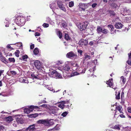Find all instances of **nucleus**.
<instances>
[{
  "instance_id": "nucleus-33",
  "label": "nucleus",
  "mask_w": 131,
  "mask_h": 131,
  "mask_svg": "<svg viewBox=\"0 0 131 131\" xmlns=\"http://www.w3.org/2000/svg\"><path fill=\"white\" fill-rule=\"evenodd\" d=\"M84 58L85 59H90L91 58L90 56L88 55L87 53H85L84 55Z\"/></svg>"
},
{
  "instance_id": "nucleus-19",
  "label": "nucleus",
  "mask_w": 131,
  "mask_h": 131,
  "mask_svg": "<svg viewBox=\"0 0 131 131\" xmlns=\"http://www.w3.org/2000/svg\"><path fill=\"white\" fill-rule=\"evenodd\" d=\"M115 26L116 28L118 29H121L123 27V25L120 23H117L115 24Z\"/></svg>"
},
{
  "instance_id": "nucleus-39",
  "label": "nucleus",
  "mask_w": 131,
  "mask_h": 131,
  "mask_svg": "<svg viewBox=\"0 0 131 131\" xmlns=\"http://www.w3.org/2000/svg\"><path fill=\"white\" fill-rule=\"evenodd\" d=\"M14 44L17 46H19L20 47H21L22 48V43L21 42H18L17 43L15 44Z\"/></svg>"
},
{
  "instance_id": "nucleus-49",
  "label": "nucleus",
  "mask_w": 131,
  "mask_h": 131,
  "mask_svg": "<svg viewBox=\"0 0 131 131\" xmlns=\"http://www.w3.org/2000/svg\"><path fill=\"white\" fill-rule=\"evenodd\" d=\"M69 100H66L62 101V102L64 105V104H66L69 103Z\"/></svg>"
},
{
  "instance_id": "nucleus-10",
  "label": "nucleus",
  "mask_w": 131,
  "mask_h": 131,
  "mask_svg": "<svg viewBox=\"0 0 131 131\" xmlns=\"http://www.w3.org/2000/svg\"><path fill=\"white\" fill-rule=\"evenodd\" d=\"M78 43L81 46L83 47L87 45L88 41L87 40L81 39L78 42Z\"/></svg>"
},
{
  "instance_id": "nucleus-47",
  "label": "nucleus",
  "mask_w": 131,
  "mask_h": 131,
  "mask_svg": "<svg viewBox=\"0 0 131 131\" xmlns=\"http://www.w3.org/2000/svg\"><path fill=\"white\" fill-rule=\"evenodd\" d=\"M120 93H118L117 95V94H116V99H120Z\"/></svg>"
},
{
  "instance_id": "nucleus-31",
  "label": "nucleus",
  "mask_w": 131,
  "mask_h": 131,
  "mask_svg": "<svg viewBox=\"0 0 131 131\" xmlns=\"http://www.w3.org/2000/svg\"><path fill=\"white\" fill-rule=\"evenodd\" d=\"M65 39L66 40H70L71 39V38L67 34L65 33Z\"/></svg>"
},
{
  "instance_id": "nucleus-9",
  "label": "nucleus",
  "mask_w": 131,
  "mask_h": 131,
  "mask_svg": "<svg viewBox=\"0 0 131 131\" xmlns=\"http://www.w3.org/2000/svg\"><path fill=\"white\" fill-rule=\"evenodd\" d=\"M20 115H16L15 116L17 122L18 123L22 124L23 123V119L21 117Z\"/></svg>"
},
{
  "instance_id": "nucleus-13",
  "label": "nucleus",
  "mask_w": 131,
  "mask_h": 131,
  "mask_svg": "<svg viewBox=\"0 0 131 131\" xmlns=\"http://www.w3.org/2000/svg\"><path fill=\"white\" fill-rule=\"evenodd\" d=\"M88 4L82 3H80L79 4L78 6L80 8L83 10H84L88 6Z\"/></svg>"
},
{
  "instance_id": "nucleus-1",
  "label": "nucleus",
  "mask_w": 131,
  "mask_h": 131,
  "mask_svg": "<svg viewBox=\"0 0 131 131\" xmlns=\"http://www.w3.org/2000/svg\"><path fill=\"white\" fill-rule=\"evenodd\" d=\"M25 19L20 16H18L15 20L16 24L19 26H23L25 24Z\"/></svg>"
},
{
  "instance_id": "nucleus-16",
  "label": "nucleus",
  "mask_w": 131,
  "mask_h": 131,
  "mask_svg": "<svg viewBox=\"0 0 131 131\" xmlns=\"http://www.w3.org/2000/svg\"><path fill=\"white\" fill-rule=\"evenodd\" d=\"M128 11V10L126 8H125L121 10V13L123 16L127 15H128V13H127Z\"/></svg>"
},
{
  "instance_id": "nucleus-3",
  "label": "nucleus",
  "mask_w": 131,
  "mask_h": 131,
  "mask_svg": "<svg viewBox=\"0 0 131 131\" xmlns=\"http://www.w3.org/2000/svg\"><path fill=\"white\" fill-rule=\"evenodd\" d=\"M39 108V107L36 106L31 105L28 108H25L24 109V112L26 114H28L34 110V109Z\"/></svg>"
},
{
  "instance_id": "nucleus-37",
  "label": "nucleus",
  "mask_w": 131,
  "mask_h": 131,
  "mask_svg": "<svg viewBox=\"0 0 131 131\" xmlns=\"http://www.w3.org/2000/svg\"><path fill=\"white\" fill-rule=\"evenodd\" d=\"M111 6L114 8H118V6L116 4L113 3L111 5Z\"/></svg>"
},
{
  "instance_id": "nucleus-7",
  "label": "nucleus",
  "mask_w": 131,
  "mask_h": 131,
  "mask_svg": "<svg viewBox=\"0 0 131 131\" xmlns=\"http://www.w3.org/2000/svg\"><path fill=\"white\" fill-rule=\"evenodd\" d=\"M57 5L59 9L64 12H66V9L65 8L64 5L63 4L62 1H57Z\"/></svg>"
},
{
  "instance_id": "nucleus-22",
  "label": "nucleus",
  "mask_w": 131,
  "mask_h": 131,
  "mask_svg": "<svg viewBox=\"0 0 131 131\" xmlns=\"http://www.w3.org/2000/svg\"><path fill=\"white\" fill-rule=\"evenodd\" d=\"M50 7L52 9V11L54 12V9L56 8V5L54 2L51 3L49 5Z\"/></svg>"
},
{
  "instance_id": "nucleus-30",
  "label": "nucleus",
  "mask_w": 131,
  "mask_h": 131,
  "mask_svg": "<svg viewBox=\"0 0 131 131\" xmlns=\"http://www.w3.org/2000/svg\"><path fill=\"white\" fill-rule=\"evenodd\" d=\"M108 13L110 14V16H115L116 14L113 11L110 10L108 11Z\"/></svg>"
},
{
  "instance_id": "nucleus-51",
  "label": "nucleus",
  "mask_w": 131,
  "mask_h": 131,
  "mask_svg": "<svg viewBox=\"0 0 131 131\" xmlns=\"http://www.w3.org/2000/svg\"><path fill=\"white\" fill-rule=\"evenodd\" d=\"M121 79L123 83H124V82L125 81V79L124 78V77L123 76L121 77Z\"/></svg>"
},
{
  "instance_id": "nucleus-42",
  "label": "nucleus",
  "mask_w": 131,
  "mask_h": 131,
  "mask_svg": "<svg viewBox=\"0 0 131 131\" xmlns=\"http://www.w3.org/2000/svg\"><path fill=\"white\" fill-rule=\"evenodd\" d=\"M8 60L10 62L13 63L15 61V59L14 58H9L8 59Z\"/></svg>"
},
{
  "instance_id": "nucleus-18",
  "label": "nucleus",
  "mask_w": 131,
  "mask_h": 131,
  "mask_svg": "<svg viewBox=\"0 0 131 131\" xmlns=\"http://www.w3.org/2000/svg\"><path fill=\"white\" fill-rule=\"evenodd\" d=\"M108 27L111 31V33L112 34H114L116 31V30H114V28L113 26L111 25H108Z\"/></svg>"
},
{
  "instance_id": "nucleus-60",
  "label": "nucleus",
  "mask_w": 131,
  "mask_h": 131,
  "mask_svg": "<svg viewBox=\"0 0 131 131\" xmlns=\"http://www.w3.org/2000/svg\"><path fill=\"white\" fill-rule=\"evenodd\" d=\"M128 59L129 60L131 59V52L128 54Z\"/></svg>"
},
{
  "instance_id": "nucleus-40",
  "label": "nucleus",
  "mask_w": 131,
  "mask_h": 131,
  "mask_svg": "<svg viewBox=\"0 0 131 131\" xmlns=\"http://www.w3.org/2000/svg\"><path fill=\"white\" fill-rule=\"evenodd\" d=\"M58 106V107L62 109L64 107V105L62 102V103H61Z\"/></svg>"
},
{
  "instance_id": "nucleus-38",
  "label": "nucleus",
  "mask_w": 131,
  "mask_h": 131,
  "mask_svg": "<svg viewBox=\"0 0 131 131\" xmlns=\"http://www.w3.org/2000/svg\"><path fill=\"white\" fill-rule=\"evenodd\" d=\"M74 5V2L73 1H71L69 2V6L70 7H72Z\"/></svg>"
},
{
  "instance_id": "nucleus-2",
  "label": "nucleus",
  "mask_w": 131,
  "mask_h": 131,
  "mask_svg": "<svg viewBox=\"0 0 131 131\" xmlns=\"http://www.w3.org/2000/svg\"><path fill=\"white\" fill-rule=\"evenodd\" d=\"M50 113L54 115H58L59 113L58 111L59 109L58 108L55 106H51L49 108Z\"/></svg>"
},
{
  "instance_id": "nucleus-15",
  "label": "nucleus",
  "mask_w": 131,
  "mask_h": 131,
  "mask_svg": "<svg viewBox=\"0 0 131 131\" xmlns=\"http://www.w3.org/2000/svg\"><path fill=\"white\" fill-rule=\"evenodd\" d=\"M42 77L41 75H40L39 78L37 79L36 81H37V83L41 85H43V80L42 79Z\"/></svg>"
},
{
  "instance_id": "nucleus-29",
  "label": "nucleus",
  "mask_w": 131,
  "mask_h": 131,
  "mask_svg": "<svg viewBox=\"0 0 131 131\" xmlns=\"http://www.w3.org/2000/svg\"><path fill=\"white\" fill-rule=\"evenodd\" d=\"M0 59L2 61L5 63L6 64L7 63V62L6 60V58L4 57H3L1 58H0Z\"/></svg>"
},
{
  "instance_id": "nucleus-34",
  "label": "nucleus",
  "mask_w": 131,
  "mask_h": 131,
  "mask_svg": "<svg viewBox=\"0 0 131 131\" xmlns=\"http://www.w3.org/2000/svg\"><path fill=\"white\" fill-rule=\"evenodd\" d=\"M57 35L59 36V38L60 39L62 37V35L61 32L60 31H58L57 32Z\"/></svg>"
},
{
  "instance_id": "nucleus-63",
  "label": "nucleus",
  "mask_w": 131,
  "mask_h": 131,
  "mask_svg": "<svg viewBox=\"0 0 131 131\" xmlns=\"http://www.w3.org/2000/svg\"><path fill=\"white\" fill-rule=\"evenodd\" d=\"M34 47V44H31L30 46V48L31 49H33Z\"/></svg>"
},
{
  "instance_id": "nucleus-12",
  "label": "nucleus",
  "mask_w": 131,
  "mask_h": 131,
  "mask_svg": "<svg viewBox=\"0 0 131 131\" xmlns=\"http://www.w3.org/2000/svg\"><path fill=\"white\" fill-rule=\"evenodd\" d=\"M34 64L36 68L38 69H40L41 68V64L40 62L38 60L35 61Z\"/></svg>"
},
{
  "instance_id": "nucleus-55",
  "label": "nucleus",
  "mask_w": 131,
  "mask_h": 131,
  "mask_svg": "<svg viewBox=\"0 0 131 131\" xmlns=\"http://www.w3.org/2000/svg\"><path fill=\"white\" fill-rule=\"evenodd\" d=\"M56 72L55 70L53 71L51 73V74L53 75V77H54V76L55 75V74L56 73Z\"/></svg>"
},
{
  "instance_id": "nucleus-28",
  "label": "nucleus",
  "mask_w": 131,
  "mask_h": 131,
  "mask_svg": "<svg viewBox=\"0 0 131 131\" xmlns=\"http://www.w3.org/2000/svg\"><path fill=\"white\" fill-rule=\"evenodd\" d=\"M103 28H102L100 26H97V31L98 33H100L102 32Z\"/></svg>"
},
{
  "instance_id": "nucleus-14",
  "label": "nucleus",
  "mask_w": 131,
  "mask_h": 131,
  "mask_svg": "<svg viewBox=\"0 0 131 131\" xmlns=\"http://www.w3.org/2000/svg\"><path fill=\"white\" fill-rule=\"evenodd\" d=\"M86 70V69H85V68H84L83 70H82V71L80 72H78V71H76V72H73L71 74V76L72 77L77 75L79 74H80L82 73H85Z\"/></svg>"
},
{
  "instance_id": "nucleus-45",
  "label": "nucleus",
  "mask_w": 131,
  "mask_h": 131,
  "mask_svg": "<svg viewBox=\"0 0 131 131\" xmlns=\"http://www.w3.org/2000/svg\"><path fill=\"white\" fill-rule=\"evenodd\" d=\"M5 23L6 24L5 26L6 27H8L9 26L8 24H9L10 23L9 21L8 20H6L5 21Z\"/></svg>"
},
{
  "instance_id": "nucleus-52",
  "label": "nucleus",
  "mask_w": 131,
  "mask_h": 131,
  "mask_svg": "<svg viewBox=\"0 0 131 131\" xmlns=\"http://www.w3.org/2000/svg\"><path fill=\"white\" fill-rule=\"evenodd\" d=\"M95 67V66L92 69H90L89 70V71H90V72H91V71H94L95 70H96Z\"/></svg>"
},
{
  "instance_id": "nucleus-62",
  "label": "nucleus",
  "mask_w": 131,
  "mask_h": 131,
  "mask_svg": "<svg viewBox=\"0 0 131 131\" xmlns=\"http://www.w3.org/2000/svg\"><path fill=\"white\" fill-rule=\"evenodd\" d=\"M127 21L128 22H131V17H128L127 19Z\"/></svg>"
},
{
  "instance_id": "nucleus-27",
  "label": "nucleus",
  "mask_w": 131,
  "mask_h": 131,
  "mask_svg": "<svg viewBox=\"0 0 131 131\" xmlns=\"http://www.w3.org/2000/svg\"><path fill=\"white\" fill-rule=\"evenodd\" d=\"M120 125H116L112 127V128L114 129H116L118 130H119L120 129L121 127Z\"/></svg>"
},
{
  "instance_id": "nucleus-23",
  "label": "nucleus",
  "mask_w": 131,
  "mask_h": 131,
  "mask_svg": "<svg viewBox=\"0 0 131 131\" xmlns=\"http://www.w3.org/2000/svg\"><path fill=\"white\" fill-rule=\"evenodd\" d=\"M40 75H36L34 74H32L31 75V78L33 79H35L37 80V79H38V78H39Z\"/></svg>"
},
{
  "instance_id": "nucleus-61",
  "label": "nucleus",
  "mask_w": 131,
  "mask_h": 131,
  "mask_svg": "<svg viewBox=\"0 0 131 131\" xmlns=\"http://www.w3.org/2000/svg\"><path fill=\"white\" fill-rule=\"evenodd\" d=\"M40 35V33H38L37 32H36L35 33V36H39Z\"/></svg>"
},
{
  "instance_id": "nucleus-6",
  "label": "nucleus",
  "mask_w": 131,
  "mask_h": 131,
  "mask_svg": "<svg viewBox=\"0 0 131 131\" xmlns=\"http://www.w3.org/2000/svg\"><path fill=\"white\" fill-rule=\"evenodd\" d=\"M57 69L64 72L69 70L70 69V67L68 65L66 64L63 66L58 67Z\"/></svg>"
},
{
  "instance_id": "nucleus-25",
  "label": "nucleus",
  "mask_w": 131,
  "mask_h": 131,
  "mask_svg": "<svg viewBox=\"0 0 131 131\" xmlns=\"http://www.w3.org/2000/svg\"><path fill=\"white\" fill-rule=\"evenodd\" d=\"M20 81L23 83H28V80H27V79H24L23 78H20L19 80Z\"/></svg>"
},
{
  "instance_id": "nucleus-44",
  "label": "nucleus",
  "mask_w": 131,
  "mask_h": 131,
  "mask_svg": "<svg viewBox=\"0 0 131 131\" xmlns=\"http://www.w3.org/2000/svg\"><path fill=\"white\" fill-rule=\"evenodd\" d=\"M68 112H63L61 115L63 117H65L68 114Z\"/></svg>"
},
{
  "instance_id": "nucleus-5",
  "label": "nucleus",
  "mask_w": 131,
  "mask_h": 131,
  "mask_svg": "<svg viewBox=\"0 0 131 131\" xmlns=\"http://www.w3.org/2000/svg\"><path fill=\"white\" fill-rule=\"evenodd\" d=\"M71 65L72 66V69L74 71H77L79 72L81 71L82 69L77 64L74 63H71Z\"/></svg>"
},
{
  "instance_id": "nucleus-64",
  "label": "nucleus",
  "mask_w": 131,
  "mask_h": 131,
  "mask_svg": "<svg viewBox=\"0 0 131 131\" xmlns=\"http://www.w3.org/2000/svg\"><path fill=\"white\" fill-rule=\"evenodd\" d=\"M127 110L128 112L131 113V107H128Z\"/></svg>"
},
{
  "instance_id": "nucleus-21",
  "label": "nucleus",
  "mask_w": 131,
  "mask_h": 131,
  "mask_svg": "<svg viewBox=\"0 0 131 131\" xmlns=\"http://www.w3.org/2000/svg\"><path fill=\"white\" fill-rule=\"evenodd\" d=\"M46 119H41L38 121L37 123L38 124H43L46 126V125H47V124H46Z\"/></svg>"
},
{
  "instance_id": "nucleus-46",
  "label": "nucleus",
  "mask_w": 131,
  "mask_h": 131,
  "mask_svg": "<svg viewBox=\"0 0 131 131\" xmlns=\"http://www.w3.org/2000/svg\"><path fill=\"white\" fill-rule=\"evenodd\" d=\"M0 131H5V129L2 126H0Z\"/></svg>"
},
{
  "instance_id": "nucleus-50",
  "label": "nucleus",
  "mask_w": 131,
  "mask_h": 131,
  "mask_svg": "<svg viewBox=\"0 0 131 131\" xmlns=\"http://www.w3.org/2000/svg\"><path fill=\"white\" fill-rule=\"evenodd\" d=\"M122 108V107L120 106H118L116 107V110H117L119 111H120L121 110Z\"/></svg>"
},
{
  "instance_id": "nucleus-8",
  "label": "nucleus",
  "mask_w": 131,
  "mask_h": 131,
  "mask_svg": "<svg viewBox=\"0 0 131 131\" xmlns=\"http://www.w3.org/2000/svg\"><path fill=\"white\" fill-rule=\"evenodd\" d=\"M66 56L67 58L70 59L72 58L74 59H75L77 58V54L72 51L67 53Z\"/></svg>"
},
{
  "instance_id": "nucleus-48",
  "label": "nucleus",
  "mask_w": 131,
  "mask_h": 131,
  "mask_svg": "<svg viewBox=\"0 0 131 131\" xmlns=\"http://www.w3.org/2000/svg\"><path fill=\"white\" fill-rule=\"evenodd\" d=\"M42 26L44 27H45V28L49 26V24H48L44 23L43 24Z\"/></svg>"
},
{
  "instance_id": "nucleus-58",
  "label": "nucleus",
  "mask_w": 131,
  "mask_h": 131,
  "mask_svg": "<svg viewBox=\"0 0 131 131\" xmlns=\"http://www.w3.org/2000/svg\"><path fill=\"white\" fill-rule=\"evenodd\" d=\"M11 73L13 75H15L16 74V72L14 71H10Z\"/></svg>"
},
{
  "instance_id": "nucleus-35",
  "label": "nucleus",
  "mask_w": 131,
  "mask_h": 131,
  "mask_svg": "<svg viewBox=\"0 0 131 131\" xmlns=\"http://www.w3.org/2000/svg\"><path fill=\"white\" fill-rule=\"evenodd\" d=\"M28 57L25 54V55L22 56V58H20V59L21 60H22V59L24 61L26 60L28 58Z\"/></svg>"
},
{
  "instance_id": "nucleus-43",
  "label": "nucleus",
  "mask_w": 131,
  "mask_h": 131,
  "mask_svg": "<svg viewBox=\"0 0 131 131\" xmlns=\"http://www.w3.org/2000/svg\"><path fill=\"white\" fill-rule=\"evenodd\" d=\"M102 32L104 34H106L107 32V30L104 28H103Z\"/></svg>"
},
{
  "instance_id": "nucleus-11",
  "label": "nucleus",
  "mask_w": 131,
  "mask_h": 131,
  "mask_svg": "<svg viewBox=\"0 0 131 131\" xmlns=\"http://www.w3.org/2000/svg\"><path fill=\"white\" fill-rule=\"evenodd\" d=\"M36 125L35 124H33L30 125L26 129V131H35L36 130L35 127Z\"/></svg>"
},
{
  "instance_id": "nucleus-56",
  "label": "nucleus",
  "mask_w": 131,
  "mask_h": 131,
  "mask_svg": "<svg viewBox=\"0 0 131 131\" xmlns=\"http://www.w3.org/2000/svg\"><path fill=\"white\" fill-rule=\"evenodd\" d=\"M127 63L129 65H131V59L129 60L128 59V60L127 61Z\"/></svg>"
},
{
  "instance_id": "nucleus-59",
  "label": "nucleus",
  "mask_w": 131,
  "mask_h": 131,
  "mask_svg": "<svg viewBox=\"0 0 131 131\" xmlns=\"http://www.w3.org/2000/svg\"><path fill=\"white\" fill-rule=\"evenodd\" d=\"M95 28V27L93 26L92 25H91L90 27V28L91 30H94V29Z\"/></svg>"
},
{
  "instance_id": "nucleus-36",
  "label": "nucleus",
  "mask_w": 131,
  "mask_h": 131,
  "mask_svg": "<svg viewBox=\"0 0 131 131\" xmlns=\"http://www.w3.org/2000/svg\"><path fill=\"white\" fill-rule=\"evenodd\" d=\"M34 53L36 55L39 52L38 49L37 48H36L34 51Z\"/></svg>"
},
{
  "instance_id": "nucleus-32",
  "label": "nucleus",
  "mask_w": 131,
  "mask_h": 131,
  "mask_svg": "<svg viewBox=\"0 0 131 131\" xmlns=\"http://www.w3.org/2000/svg\"><path fill=\"white\" fill-rule=\"evenodd\" d=\"M47 88L49 90L53 91V92H55V91L53 90V88L52 87V86L51 85H49L47 86Z\"/></svg>"
},
{
  "instance_id": "nucleus-53",
  "label": "nucleus",
  "mask_w": 131,
  "mask_h": 131,
  "mask_svg": "<svg viewBox=\"0 0 131 131\" xmlns=\"http://www.w3.org/2000/svg\"><path fill=\"white\" fill-rule=\"evenodd\" d=\"M63 63V62L61 61H57L56 62V64L58 65L61 64Z\"/></svg>"
},
{
  "instance_id": "nucleus-24",
  "label": "nucleus",
  "mask_w": 131,
  "mask_h": 131,
  "mask_svg": "<svg viewBox=\"0 0 131 131\" xmlns=\"http://www.w3.org/2000/svg\"><path fill=\"white\" fill-rule=\"evenodd\" d=\"M56 78H62V76L59 73L56 72V73L55 74L54 77Z\"/></svg>"
},
{
  "instance_id": "nucleus-20",
  "label": "nucleus",
  "mask_w": 131,
  "mask_h": 131,
  "mask_svg": "<svg viewBox=\"0 0 131 131\" xmlns=\"http://www.w3.org/2000/svg\"><path fill=\"white\" fill-rule=\"evenodd\" d=\"M46 124H47V125H46L47 126H49L53 125V120L46 119Z\"/></svg>"
},
{
  "instance_id": "nucleus-54",
  "label": "nucleus",
  "mask_w": 131,
  "mask_h": 131,
  "mask_svg": "<svg viewBox=\"0 0 131 131\" xmlns=\"http://www.w3.org/2000/svg\"><path fill=\"white\" fill-rule=\"evenodd\" d=\"M78 52L81 55L82 54V53L83 52V51L82 50H80L78 49Z\"/></svg>"
},
{
  "instance_id": "nucleus-4",
  "label": "nucleus",
  "mask_w": 131,
  "mask_h": 131,
  "mask_svg": "<svg viewBox=\"0 0 131 131\" xmlns=\"http://www.w3.org/2000/svg\"><path fill=\"white\" fill-rule=\"evenodd\" d=\"M88 24V22L87 21H85L82 23L79 24L78 28L81 31H82L86 29Z\"/></svg>"
},
{
  "instance_id": "nucleus-41",
  "label": "nucleus",
  "mask_w": 131,
  "mask_h": 131,
  "mask_svg": "<svg viewBox=\"0 0 131 131\" xmlns=\"http://www.w3.org/2000/svg\"><path fill=\"white\" fill-rule=\"evenodd\" d=\"M19 51L18 50H17L15 52V56L18 57L19 56Z\"/></svg>"
},
{
  "instance_id": "nucleus-26",
  "label": "nucleus",
  "mask_w": 131,
  "mask_h": 131,
  "mask_svg": "<svg viewBox=\"0 0 131 131\" xmlns=\"http://www.w3.org/2000/svg\"><path fill=\"white\" fill-rule=\"evenodd\" d=\"M6 120L7 122H9L13 121V119L12 116H9L6 118Z\"/></svg>"
},
{
  "instance_id": "nucleus-17",
  "label": "nucleus",
  "mask_w": 131,
  "mask_h": 131,
  "mask_svg": "<svg viewBox=\"0 0 131 131\" xmlns=\"http://www.w3.org/2000/svg\"><path fill=\"white\" fill-rule=\"evenodd\" d=\"M113 81L112 79L109 80L108 81H107L106 83V84L108 85V86L112 88L113 89H115V88H113Z\"/></svg>"
},
{
  "instance_id": "nucleus-57",
  "label": "nucleus",
  "mask_w": 131,
  "mask_h": 131,
  "mask_svg": "<svg viewBox=\"0 0 131 131\" xmlns=\"http://www.w3.org/2000/svg\"><path fill=\"white\" fill-rule=\"evenodd\" d=\"M31 115L32 117H35L38 116V114H32Z\"/></svg>"
}]
</instances>
